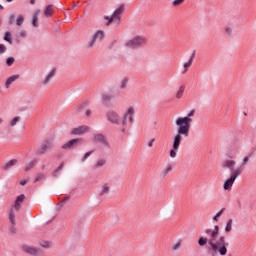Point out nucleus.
Wrapping results in <instances>:
<instances>
[{
  "label": "nucleus",
  "mask_w": 256,
  "mask_h": 256,
  "mask_svg": "<svg viewBox=\"0 0 256 256\" xmlns=\"http://www.w3.org/2000/svg\"><path fill=\"white\" fill-rule=\"evenodd\" d=\"M23 251L25 253H28V255H33V256H41L43 255V249L41 248H34L30 246H23L22 247Z\"/></svg>",
  "instance_id": "nucleus-10"
},
{
  "label": "nucleus",
  "mask_w": 256,
  "mask_h": 256,
  "mask_svg": "<svg viewBox=\"0 0 256 256\" xmlns=\"http://www.w3.org/2000/svg\"><path fill=\"white\" fill-rule=\"evenodd\" d=\"M6 63L8 65V67H11V65H13L15 63V58H13V57L7 58Z\"/></svg>",
  "instance_id": "nucleus-38"
},
{
  "label": "nucleus",
  "mask_w": 256,
  "mask_h": 256,
  "mask_svg": "<svg viewBox=\"0 0 256 256\" xmlns=\"http://www.w3.org/2000/svg\"><path fill=\"white\" fill-rule=\"evenodd\" d=\"M232 229H233V220L230 219L227 221L225 231H226V233H231Z\"/></svg>",
  "instance_id": "nucleus-26"
},
{
  "label": "nucleus",
  "mask_w": 256,
  "mask_h": 256,
  "mask_svg": "<svg viewBox=\"0 0 256 256\" xmlns=\"http://www.w3.org/2000/svg\"><path fill=\"white\" fill-rule=\"evenodd\" d=\"M92 153H93L92 151L87 152V153L84 155V161H87V159H89V157H91V154H92Z\"/></svg>",
  "instance_id": "nucleus-46"
},
{
  "label": "nucleus",
  "mask_w": 256,
  "mask_h": 256,
  "mask_svg": "<svg viewBox=\"0 0 256 256\" xmlns=\"http://www.w3.org/2000/svg\"><path fill=\"white\" fill-rule=\"evenodd\" d=\"M183 93H185V86H181L179 91L176 94L177 99H181L183 97Z\"/></svg>",
  "instance_id": "nucleus-33"
},
{
  "label": "nucleus",
  "mask_w": 256,
  "mask_h": 256,
  "mask_svg": "<svg viewBox=\"0 0 256 256\" xmlns=\"http://www.w3.org/2000/svg\"><path fill=\"white\" fill-rule=\"evenodd\" d=\"M40 245H41V247H43L44 249H50V247H51V244H50L49 242H47V241H42V242L40 243Z\"/></svg>",
  "instance_id": "nucleus-36"
},
{
  "label": "nucleus",
  "mask_w": 256,
  "mask_h": 256,
  "mask_svg": "<svg viewBox=\"0 0 256 256\" xmlns=\"http://www.w3.org/2000/svg\"><path fill=\"white\" fill-rule=\"evenodd\" d=\"M4 41H7L10 45H13V40L11 39V33L6 32L4 36Z\"/></svg>",
  "instance_id": "nucleus-31"
},
{
  "label": "nucleus",
  "mask_w": 256,
  "mask_h": 256,
  "mask_svg": "<svg viewBox=\"0 0 256 256\" xmlns=\"http://www.w3.org/2000/svg\"><path fill=\"white\" fill-rule=\"evenodd\" d=\"M20 120H21V117H19V116L14 117V118L10 121V126H11V127H15V125H17V123H19Z\"/></svg>",
  "instance_id": "nucleus-32"
},
{
  "label": "nucleus",
  "mask_w": 256,
  "mask_h": 256,
  "mask_svg": "<svg viewBox=\"0 0 256 256\" xmlns=\"http://www.w3.org/2000/svg\"><path fill=\"white\" fill-rule=\"evenodd\" d=\"M237 162L233 159H226L222 163L223 169H229L231 171V175L224 182L223 188L225 191H231V187H233V183L237 180V177L241 176V168H236Z\"/></svg>",
  "instance_id": "nucleus-2"
},
{
  "label": "nucleus",
  "mask_w": 256,
  "mask_h": 256,
  "mask_svg": "<svg viewBox=\"0 0 256 256\" xmlns=\"http://www.w3.org/2000/svg\"><path fill=\"white\" fill-rule=\"evenodd\" d=\"M9 25H13L15 23V14H12L8 20Z\"/></svg>",
  "instance_id": "nucleus-42"
},
{
  "label": "nucleus",
  "mask_w": 256,
  "mask_h": 256,
  "mask_svg": "<svg viewBox=\"0 0 256 256\" xmlns=\"http://www.w3.org/2000/svg\"><path fill=\"white\" fill-rule=\"evenodd\" d=\"M31 4H32V5H35V0H31Z\"/></svg>",
  "instance_id": "nucleus-57"
},
{
  "label": "nucleus",
  "mask_w": 256,
  "mask_h": 256,
  "mask_svg": "<svg viewBox=\"0 0 256 256\" xmlns=\"http://www.w3.org/2000/svg\"><path fill=\"white\" fill-rule=\"evenodd\" d=\"M7 51V48H5V45L0 44V53H5Z\"/></svg>",
  "instance_id": "nucleus-45"
},
{
  "label": "nucleus",
  "mask_w": 256,
  "mask_h": 256,
  "mask_svg": "<svg viewBox=\"0 0 256 256\" xmlns=\"http://www.w3.org/2000/svg\"><path fill=\"white\" fill-rule=\"evenodd\" d=\"M39 13H41V10H38L35 12L34 16H33V19H32V25L34 27H39Z\"/></svg>",
  "instance_id": "nucleus-23"
},
{
  "label": "nucleus",
  "mask_w": 256,
  "mask_h": 256,
  "mask_svg": "<svg viewBox=\"0 0 256 256\" xmlns=\"http://www.w3.org/2000/svg\"><path fill=\"white\" fill-rule=\"evenodd\" d=\"M93 141L94 143H101L104 149H111V144L109 143V140H107V137L103 134L94 135Z\"/></svg>",
  "instance_id": "nucleus-9"
},
{
  "label": "nucleus",
  "mask_w": 256,
  "mask_h": 256,
  "mask_svg": "<svg viewBox=\"0 0 256 256\" xmlns=\"http://www.w3.org/2000/svg\"><path fill=\"white\" fill-rule=\"evenodd\" d=\"M194 116H195V109L191 110L187 114V116L177 118L176 119L177 127H182L183 129H186L187 131H190L191 123H193V119L191 117H194Z\"/></svg>",
  "instance_id": "nucleus-4"
},
{
  "label": "nucleus",
  "mask_w": 256,
  "mask_h": 256,
  "mask_svg": "<svg viewBox=\"0 0 256 256\" xmlns=\"http://www.w3.org/2000/svg\"><path fill=\"white\" fill-rule=\"evenodd\" d=\"M74 7H77V5L74 4Z\"/></svg>",
  "instance_id": "nucleus-59"
},
{
  "label": "nucleus",
  "mask_w": 256,
  "mask_h": 256,
  "mask_svg": "<svg viewBox=\"0 0 256 256\" xmlns=\"http://www.w3.org/2000/svg\"><path fill=\"white\" fill-rule=\"evenodd\" d=\"M65 201H69V197H66L63 202L65 203Z\"/></svg>",
  "instance_id": "nucleus-55"
},
{
  "label": "nucleus",
  "mask_w": 256,
  "mask_h": 256,
  "mask_svg": "<svg viewBox=\"0 0 256 256\" xmlns=\"http://www.w3.org/2000/svg\"><path fill=\"white\" fill-rule=\"evenodd\" d=\"M20 185H22V186L27 185V181H25V180L20 181Z\"/></svg>",
  "instance_id": "nucleus-51"
},
{
  "label": "nucleus",
  "mask_w": 256,
  "mask_h": 256,
  "mask_svg": "<svg viewBox=\"0 0 256 256\" xmlns=\"http://www.w3.org/2000/svg\"><path fill=\"white\" fill-rule=\"evenodd\" d=\"M42 179H45V174H38L34 183H37V182L41 181Z\"/></svg>",
  "instance_id": "nucleus-40"
},
{
  "label": "nucleus",
  "mask_w": 256,
  "mask_h": 256,
  "mask_svg": "<svg viewBox=\"0 0 256 256\" xmlns=\"http://www.w3.org/2000/svg\"><path fill=\"white\" fill-rule=\"evenodd\" d=\"M90 129L91 128L89 126H80L78 128H74L72 130V134L73 135H85V133H89Z\"/></svg>",
  "instance_id": "nucleus-16"
},
{
  "label": "nucleus",
  "mask_w": 256,
  "mask_h": 256,
  "mask_svg": "<svg viewBox=\"0 0 256 256\" xmlns=\"http://www.w3.org/2000/svg\"><path fill=\"white\" fill-rule=\"evenodd\" d=\"M225 33L228 34L229 36L233 35V29L229 26L225 28Z\"/></svg>",
  "instance_id": "nucleus-41"
},
{
  "label": "nucleus",
  "mask_w": 256,
  "mask_h": 256,
  "mask_svg": "<svg viewBox=\"0 0 256 256\" xmlns=\"http://www.w3.org/2000/svg\"><path fill=\"white\" fill-rule=\"evenodd\" d=\"M178 130H177V134L174 137V141H173V149L175 151H179V147H181V141H183V136L184 137H189V130L181 127V126H177Z\"/></svg>",
  "instance_id": "nucleus-5"
},
{
  "label": "nucleus",
  "mask_w": 256,
  "mask_h": 256,
  "mask_svg": "<svg viewBox=\"0 0 256 256\" xmlns=\"http://www.w3.org/2000/svg\"><path fill=\"white\" fill-rule=\"evenodd\" d=\"M53 176L54 177H59V170H55L54 172H53Z\"/></svg>",
  "instance_id": "nucleus-50"
},
{
  "label": "nucleus",
  "mask_w": 256,
  "mask_h": 256,
  "mask_svg": "<svg viewBox=\"0 0 256 256\" xmlns=\"http://www.w3.org/2000/svg\"><path fill=\"white\" fill-rule=\"evenodd\" d=\"M146 40L143 36H135L126 43L128 49H139V47L145 45Z\"/></svg>",
  "instance_id": "nucleus-7"
},
{
  "label": "nucleus",
  "mask_w": 256,
  "mask_h": 256,
  "mask_svg": "<svg viewBox=\"0 0 256 256\" xmlns=\"http://www.w3.org/2000/svg\"><path fill=\"white\" fill-rule=\"evenodd\" d=\"M107 163V160L105 159H100L97 161L96 165H95V168L96 169H101V167L105 166Z\"/></svg>",
  "instance_id": "nucleus-29"
},
{
  "label": "nucleus",
  "mask_w": 256,
  "mask_h": 256,
  "mask_svg": "<svg viewBox=\"0 0 256 256\" xmlns=\"http://www.w3.org/2000/svg\"><path fill=\"white\" fill-rule=\"evenodd\" d=\"M207 243H209V239H207L205 237H200L198 240V245L200 247H205V245H207Z\"/></svg>",
  "instance_id": "nucleus-28"
},
{
  "label": "nucleus",
  "mask_w": 256,
  "mask_h": 256,
  "mask_svg": "<svg viewBox=\"0 0 256 256\" xmlns=\"http://www.w3.org/2000/svg\"><path fill=\"white\" fill-rule=\"evenodd\" d=\"M133 115H135V108L129 107L122 120V125H127V119H129L130 123H133L135 121Z\"/></svg>",
  "instance_id": "nucleus-11"
},
{
  "label": "nucleus",
  "mask_w": 256,
  "mask_h": 256,
  "mask_svg": "<svg viewBox=\"0 0 256 256\" xmlns=\"http://www.w3.org/2000/svg\"><path fill=\"white\" fill-rule=\"evenodd\" d=\"M35 167V161L27 162L25 171H31Z\"/></svg>",
  "instance_id": "nucleus-34"
},
{
  "label": "nucleus",
  "mask_w": 256,
  "mask_h": 256,
  "mask_svg": "<svg viewBox=\"0 0 256 256\" xmlns=\"http://www.w3.org/2000/svg\"><path fill=\"white\" fill-rule=\"evenodd\" d=\"M109 191H111V188L109 186H103L102 190L100 191V197H103L104 195H109Z\"/></svg>",
  "instance_id": "nucleus-27"
},
{
  "label": "nucleus",
  "mask_w": 256,
  "mask_h": 256,
  "mask_svg": "<svg viewBox=\"0 0 256 256\" xmlns=\"http://www.w3.org/2000/svg\"><path fill=\"white\" fill-rule=\"evenodd\" d=\"M0 25H1V20H0Z\"/></svg>",
  "instance_id": "nucleus-60"
},
{
  "label": "nucleus",
  "mask_w": 256,
  "mask_h": 256,
  "mask_svg": "<svg viewBox=\"0 0 256 256\" xmlns=\"http://www.w3.org/2000/svg\"><path fill=\"white\" fill-rule=\"evenodd\" d=\"M125 87H127V79H124L121 83V88L125 89Z\"/></svg>",
  "instance_id": "nucleus-47"
},
{
  "label": "nucleus",
  "mask_w": 256,
  "mask_h": 256,
  "mask_svg": "<svg viewBox=\"0 0 256 256\" xmlns=\"http://www.w3.org/2000/svg\"><path fill=\"white\" fill-rule=\"evenodd\" d=\"M153 143H155V139L152 138L149 142H148V147H153Z\"/></svg>",
  "instance_id": "nucleus-48"
},
{
  "label": "nucleus",
  "mask_w": 256,
  "mask_h": 256,
  "mask_svg": "<svg viewBox=\"0 0 256 256\" xmlns=\"http://www.w3.org/2000/svg\"><path fill=\"white\" fill-rule=\"evenodd\" d=\"M3 9H5V7H3V5L0 4V11H3Z\"/></svg>",
  "instance_id": "nucleus-53"
},
{
  "label": "nucleus",
  "mask_w": 256,
  "mask_h": 256,
  "mask_svg": "<svg viewBox=\"0 0 256 256\" xmlns=\"http://www.w3.org/2000/svg\"><path fill=\"white\" fill-rule=\"evenodd\" d=\"M252 155V153L245 155L240 163V167H247V165H249V161L251 160Z\"/></svg>",
  "instance_id": "nucleus-21"
},
{
  "label": "nucleus",
  "mask_w": 256,
  "mask_h": 256,
  "mask_svg": "<svg viewBox=\"0 0 256 256\" xmlns=\"http://www.w3.org/2000/svg\"><path fill=\"white\" fill-rule=\"evenodd\" d=\"M99 39L100 41H103L105 39V31L98 30L90 39V41L87 44V49H93L95 47V43Z\"/></svg>",
  "instance_id": "nucleus-8"
},
{
  "label": "nucleus",
  "mask_w": 256,
  "mask_h": 256,
  "mask_svg": "<svg viewBox=\"0 0 256 256\" xmlns=\"http://www.w3.org/2000/svg\"><path fill=\"white\" fill-rule=\"evenodd\" d=\"M20 37H23L25 39L27 37V30H22L19 34Z\"/></svg>",
  "instance_id": "nucleus-44"
},
{
  "label": "nucleus",
  "mask_w": 256,
  "mask_h": 256,
  "mask_svg": "<svg viewBox=\"0 0 256 256\" xmlns=\"http://www.w3.org/2000/svg\"><path fill=\"white\" fill-rule=\"evenodd\" d=\"M86 117H91V110H85Z\"/></svg>",
  "instance_id": "nucleus-49"
},
{
  "label": "nucleus",
  "mask_w": 256,
  "mask_h": 256,
  "mask_svg": "<svg viewBox=\"0 0 256 256\" xmlns=\"http://www.w3.org/2000/svg\"><path fill=\"white\" fill-rule=\"evenodd\" d=\"M205 234L209 237L208 244L214 253H218V255L222 256L227 255V247H229V243L225 240V236L219 237L218 225L214 226V229H206Z\"/></svg>",
  "instance_id": "nucleus-1"
},
{
  "label": "nucleus",
  "mask_w": 256,
  "mask_h": 256,
  "mask_svg": "<svg viewBox=\"0 0 256 256\" xmlns=\"http://www.w3.org/2000/svg\"><path fill=\"white\" fill-rule=\"evenodd\" d=\"M193 59H195V52L192 53L188 62L184 63V71L183 73H187L189 71V67L193 65Z\"/></svg>",
  "instance_id": "nucleus-19"
},
{
  "label": "nucleus",
  "mask_w": 256,
  "mask_h": 256,
  "mask_svg": "<svg viewBox=\"0 0 256 256\" xmlns=\"http://www.w3.org/2000/svg\"><path fill=\"white\" fill-rule=\"evenodd\" d=\"M185 3V0H174L173 5L174 7H179V5H183Z\"/></svg>",
  "instance_id": "nucleus-37"
},
{
  "label": "nucleus",
  "mask_w": 256,
  "mask_h": 256,
  "mask_svg": "<svg viewBox=\"0 0 256 256\" xmlns=\"http://www.w3.org/2000/svg\"><path fill=\"white\" fill-rule=\"evenodd\" d=\"M112 99H113V96H111V94L105 93V94L102 95V101H103V103H105L106 105H107V103L111 102Z\"/></svg>",
  "instance_id": "nucleus-24"
},
{
  "label": "nucleus",
  "mask_w": 256,
  "mask_h": 256,
  "mask_svg": "<svg viewBox=\"0 0 256 256\" xmlns=\"http://www.w3.org/2000/svg\"><path fill=\"white\" fill-rule=\"evenodd\" d=\"M46 17H51L53 15V5H48L44 11Z\"/></svg>",
  "instance_id": "nucleus-25"
},
{
  "label": "nucleus",
  "mask_w": 256,
  "mask_h": 256,
  "mask_svg": "<svg viewBox=\"0 0 256 256\" xmlns=\"http://www.w3.org/2000/svg\"><path fill=\"white\" fill-rule=\"evenodd\" d=\"M23 23H25V17H23V15H19L18 18L16 19V25L21 27Z\"/></svg>",
  "instance_id": "nucleus-30"
},
{
  "label": "nucleus",
  "mask_w": 256,
  "mask_h": 256,
  "mask_svg": "<svg viewBox=\"0 0 256 256\" xmlns=\"http://www.w3.org/2000/svg\"><path fill=\"white\" fill-rule=\"evenodd\" d=\"M63 169V164H61L56 170L58 171V173H59V171H61Z\"/></svg>",
  "instance_id": "nucleus-52"
},
{
  "label": "nucleus",
  "mask_w": 256,
  "mask_h": 256,
  "mask_svg": "<svg viewBox=\"0 0 256 256\" xmlns=\"http://www.w3.org/2000/svg\"><path fill=\"white\" fill-rule=\"evenodd\" d=\"M2 122H3V119L0 118V123H2Z\"/></svg>",
  "instance_id": "nucleus-58"
},
{
  "label": "nucleus",
  "mask_w": 256,
  "mask_h": 256,
  "mask_svg": "<svg viewBox=\"0 0 256 256\" xmlns=\"http://www.w3.org/2000/svg\"><path fill=\"white\" fill-rule=\"evenodd\" d=\"M108 121L114 123V125H119V114L117 112L110 110L107 113Z\"/></svg>",
  "instance_id": "nucleus-12"
},
{
  "label": "nucleus",
  "mask_w": 256,
  "mask_h": 256,
  "mask_svg": "<svg viewBox=\"0 0 256 256\" xmlns=\"http://www.w3.org/2000/svg\"><path fill=\"white\" fill-rule=\"evenodd\" d=\"M9 221L11 223V226H10L11 233H17V230L15 229V225H17V221L15 220V211L13 209L10 210Z\"/></svg>",
  "instance_id": "nucleus-14"
},
{
  "label": "nucleus",
  "mask_w": 256,
  "mask_h": 256,
  "mask_svg": "<svg viewBox=\"0 0 256 256\" xmlns=\"http://www.w3.org/2000/svg\"><path fill=\"white\" fill-rule=\"evenodd\" d=\"M7 1V3H13V1H15V0H6Z\"/></svg>",
  "instance_id": "nucleus-54"
},
{
  "label": "nucleus",
  "mask_w": 256,
  "mask_h": 256,
  "mask_svg": "<svg viewBox=\"0 0 256 256\" xmlns=\"http://www.w3.org/2000/svg\"><path fill=\"white\" fill-rule=\"evenodd\" d=\"M25 201V196L24 194L19 195L16 198L15 204L13 205V207L11 209H13V211H21V203H23Z\"/></svg>",
  "instance_id": "nucleus-15"
},
{
  "label": "nucleus",
  "mask_w": 256,
  "mask_h": 256,
  "mask_svg": "<svg viewBox=\"0 0 256 256\" xmlns=\"http://www.w3.org/2000/svg\"><path fill=\"white\" fill-rule=\"evenodd\" d=\"M224 212H225V209L222 208V209L213 217V220H214V221H219V217H221Z\"/></svg>",
  "instance_id": "nucleus-35"
},
{
  "label": "nucleus",
  "mask_w": 256,
  "mask_h": 256,
  "mask_svg": "<svg viewBox=\"0 0 256 256\" xmlns=\"http://www.w3.org/2000/svg\"><path fill=\"white\" fill-rule=\"evenodd\" d=\"M228 155H229V157H232L233 152H229Z\"/></svg>",
  "instance_id": "nucleus-56"
},
{
  "label": "nucleus",
  "mask_w": 256,
  "mask_h": 256,
  "mask_svg": "<svg viewBox=\"0 0 256 256\" xmlns=\"http://www.w3.org/2000/svg\"><path fill=\"white\" fill-rule=\"evenodd\" d=\"M171 171H173V165L167 164V166L161 172L160 177L162 179H165L166 175H169V173H171Z\"/></svg>",
  "instance_id": "nucleus-18"
},
{
  "label": "nucleus",
  "mask_w": 256,
  "mask_h": 256,
  "mask_svg": "<svg viewBox=\"0 0 256 256\" xmlns=\"http://www.w3.org/2000/svg\"><path fill=\"white\" fill-rule=\"evenodd\" d=\"M19 75H12L10 76L5 84L6 89H9V87H11L12 83H15V81H17V79H19Z\"/></svg>",
  "instance_id": "nucleus-20"
},
{
  "label": "nucleus",
  "mask_w": 256,
  "mask_h": 256,
  "mask_svg": "<svg viewBox=\"0 0 256 256\" xmlns=\"http://www.w3.org/2000/svg\"><path fill=\"white\" fill-rule=\"evenodd\" d=\"M181 248V242H177L176 244L173 245V251H179Z\"/></svg>",
  "instance_id": "nucleus-43"
},
{
  "label": "nucleus",
  "mask_w": 256,
  "mask_h": 256,
  "mask_svg": "<svg viewBox=\"0 0 256 256\" xmlns=\"http://www.w3.org/2000/svg\"><path fill=\"white\" fill-rule=\"evenodd\" d=\"M15 165H17V160H10L3 165V170L9 171V169H11V167H15Z\"/></svg>",
  "instance_id": "nucleus-22"
},
{
  "label": "nucleus",
  "mask_w": 256,
  "mask_h": 256,
  "mask_svg": "<svg viewBox=\"0 0 256 256\" xmlns=\"http://www.w3.org/2000/svg\"><path fill=\"white\" fill-rule=\"evenodd\" d=\"M177 151H179V150H175V148L170 150V157L172 159H175V157H177Z\"/></svg>",
  "instance_id": "nucleus-39"
},
{
  "label": "nucleus",
  "mask_w": 256,
  "mask_h": 256,
  "mask_svg": "<svg viewBox=\"0 0 256 256\" xmlns=\"http://www.w3.org/2000/svg\"><path fill=\"white\" fill-rule=\"evenodd\" d=\"M55 147V140L46 139L42 142L38 150L36 151V155H45L48 151H51Z\"/></svg>",
  "instance_id": "nucleus-6"
},
{
  "label": "nucleus",
  "mask_w": 256,
  "mask_h": 256,
  "mask_svg": "<svg viewBox=\"0 0 256 256\" xmlns=\"http://www.w3.org/2000/svg\"><path fill=\"white\" fill-rule=\"evenodd\" d=\"M55 73H57L55 69L50 71L49 74L42 80V85H45V86L49 85L53 77H55Z\"/></svg>",
  "instance_id": "nucleus-17"
},
{
  "label": "nucleus",
  "mask_w": 256,
  "mask_h": 256,
  "mask_svg": "<svg viewBox=\"0 0 256 256\" xmlns=\"http://www.w3.org/2000/svg\"><path fill=\"white\" fill-rule=\"evenodd\" d=\"M124 12L125 5L122 4L113 12L111 17L104 16V19L107 21L106 26L109 27V25H111L112 23H117V25H119V23H121V15H123Z\"/></svg>",
  "instance_id": "nucleus-3"
},
{
  "label": "nucleus",
  "mask_w": 256,
  "mask_h": 256,
  "mask_svg": "<svg viewBox=\"0 0 256 256\" xmlns=\"http://www.w3.org/2000/svg\"><path fill=\"white\" fill-rule=\"evenodd\" d=\"M80 142L81 140L79 138L69 140L67 143L62 145V149H65V150L73 149V147H77V145H79Z\"/></svg>",
  "instance_id": "nucleus-13"
}]
</instances>
